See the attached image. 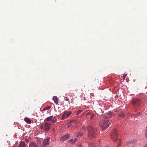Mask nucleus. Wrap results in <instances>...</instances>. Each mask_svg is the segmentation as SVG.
<instances>
[{
  "mask_svg": "<svg viewBox=\"0 0 147 147\" xmlns=\"http://www.w3.org/2000/svg\"><path fill=\"white\" fill-rule=\"evenodd\" d=\"M113 115V112L109 111L105 113L104 116H103V119H102L100 121V125L103 130H105L109 126V123H107L108 122L107 119L112 117Z\"/></svg>",
  "mask_w": 147,
  "mask_h": 147,
  "instance_id": "f257e3e1",
  "label": "nucleus"
},
{
  "mask_svg": "<svg viewBox=\"0 0 147 147\" xmlns=\"http://www.w3.org/2000/svg\"><path fill=\"white\" fill-rule=\"evenodd\" d=\"M88 131V136L90 139H92L96 135V129L93 128L92 126H88L87 128Z\"/></svg>",
  "mask_w": 147,
  "mask_h": 147,
  "instance_id": "f03ea898",
  "label": "nucleus"
},
{
  "mask_svg": "<svg viewBox=\"0 0 147 147\" xmlns=\"http://www.w3.org/2000/svg\"><path fill=\"white\" fill-rule=\"evenodd\" d=\"M141 104V100L137 98L133 99L131 101V104L134 107L139 108L140 107Z\"/></svg>",
  "mask_w": 147,
  "mask_h": 147,
  "instance_id": "7ed1b4c3",
  "label": "nucleus"
},
{
  "mask_svg": "<svg viewBox=\"0 0 147 147\" xmlns=\"http://www.w3.org/2000/svg\"><path fill=\"white\" fill-rule=\"evenodd\" d=\"M40 128L44 130L45 131H47L51 128V124L45 122L44 124L41 125Z\"/></svg>",
  "mask_w": 147,
  "mask_h": 147,
  "instance_id": "20e7f679",
  "label": "nucleus"
},
{
  "mask_svg": "<svg viewBox=\"0 0 147 147\" xmlns=\"http://www.w3.org/2000/svg\"><path fill=\"white\" fill-rule=\"evenodd\" d=\"M118 135L117 131L116 129H114L112 132L111 135V138L115 141H116L117 139Z\"/></svg>",
  "mask_w": 147,
  "mask_h": 147,
  "instance_id": "39448f33",
  "label": "nucleus"
},
{
  "mask_svg": "<svg viewBox=\"0 0 147 147\" xmlns=\"http://www.w3.org/2000/svg\"><path fill=\"white\" fill-rule=\"evenodd\" d=\"M45 120L47 121H51L52 123H54L57 121L56 118L53 115L47 117Z\"/></svg>",
  "mask_w": 147,
  "mask_h": 147,
  "instance_id": "423d86ee",
  "label": "nucleus"
},
{
  "mask_svg": "<svg viewBox=\"0 0 147 147\" xmlns=\"http://www.w3.org/2000/svg\"><path fill=\"white\" fill-rule=\"evenodd\" d=\"M71 113V112H67V111H65L62 115V119L63 120L65 119V118L67 117H68L69 116Z\"/></svg>",
  "mask_w": 147,
  "mask_h": 147,
  "instance_id": "0eeeda50",
  "label": "nucleus"
},
{
  "mask_svg": "<svg viewBox=\"0 0 147 147\" xmlns=\"http://www.w3.org/2000/svg\"><path fill=\"white\" fill-rule=\"evenodd\" d=\"M50 139L49 138H47L46 139H44L43 141L42 145L44 146L49 144V141Z\"/></svg>",
  "mask_w": 147,
  "mask_h": 147,
  "instance_id": "6e6552de",
  "label": "nucleus"
},
{
  "mask_svg": "<svg viewBox=\"0 0 147 147\" xmlns=\"http://www.w3.org/2000/svg\"><path fill=\"white\" fill-rule=\"evenodd\" d=\"M70 137V136L69 134H65L61 138V140L62 141H64L66 140L69 138Z\"/></svg>",
  "mask_w": 147,
  "mask_h": 147,
  "instance_id": "1a4fd4ad",
  "label": "nucleus"
},
{
  "mask_svg": "<svg viewBox=\"0 0 147 147\" xmlns=\"http://www.w3.org/2000/svg\"><path fill=\"white\" fill-rule=\"evenodd\" d=\"M75 134L76 135V137L79 138L83 135V134L81 132H78L76 133Z\"/></svg>",
  "mask_w": 147,
  "mask_h": 147,
  "instance_id": "9d476101",
  "label": "nucleus"
},
{
  "mask_svg": "<svg viewBox=\"0 0 147 147\" xmlns=\"http://www.w3.org/2000/svg\"><path fill=\"white\" fill-rule=\"evenodd\" d=\"M137 140L136 139L133 140L128 141V142H127L126 143V144L127 145H128L130 144H133L134 143L136 142H137Z\"/></svg>",
  "mask_w": 147,
  "mask_h": 147,
  "instance_id": "9b49d317",
  "label": "nucleus"
},
{
  "mask_svg": "<svg viewBox=\"0 0 147 147\" xmlns=\"http://www.w3.org/2000/svg\"><path fill=\"white\" fill-rule=\"evenodd\" d=\"M29 146V147H38L36 143L33 142L30 143Z\"/></svg>",
  "mask_w": 147,
  "mask_h": 147,
  "instance_id": "f8f14e48",
  "label": "nucleus"
},
{
  "mask_svg": "<svg viewBox=\"0 0 147 147\" xmlns=\"http://www.w3.org/2000/svg\"><path fill=\"white\" fill-rule=\"evenodd\" d=\"M53 99L55 103L57 104L58 103V99L56 96H54L53 98Z\"/></svg>",
  "mask_w": 147,
  "mask_h": 147,
  "instance_id": "ddd939ff",
  "label": "nucleus"
},
{
  "mask_svg": "<svg viewBox=\"0 0 147 147\" xmlns=\"http://www.w3.org/2000/svg\"><path fill=\"white\" fill-rule=\"evenodd\" d=\"M25 143L24 142L21 141L18 147H25Z\"/></svg>",
  "mask_w": 147,
  "mask_h": 147,
  "instance_id": "4468645a",
  "label": "nucleus"
},
{
  "mask_svg": "<svg viewBox=\"0 0 147 147\" xmlns=\"http://www.w3.org/2000/svg\"><path fill=\"white\" fill-rule=\"evenodd\" d=\"M88 144L89 147H95V144L93 143L89 142Z\"/></svg>",
  "mask_w": 147,
  "mask_h": 147,
  "instance_id": "2eb2a0df",
  "label": "nucleus"
},
{
  "mask_svg": "<svg viewBox=\"0 0 147 147\" xmlns=\"http://www.w3.org/2000/svg\"><path fill=\"white\" fill-rule=\"evenodd\" d=\"M126 115V113L124 112H122L119 114V116L120 117H124Z\"/></svg>",
  "mask_w": 147,
  "mask_h": 147,
  "instance_id": "dca6fc26",
  "label": "nucleus"
},
{
  "mask_svg": "<svg viewBox=\"0 0 147 147\" xmlns=\"http://www.w3.org/2000/svg\"><path fill=\"white\" fill-rule=\"evenodd\" d=\"M89 114H90V119H92L94 117V114L92 113H87V115H88Z\"/></svg>",
  "mask_w": 147,
  "mask_h": 147,
  "instance_id": "f3484780",
  "label": "nucleus"
},
{
  "mask_svg": "<svg viewBox=\"0 0 147 147\" xmlns=\"http://www.w3.org/2000/svg\"><path fill=\"white\" fill-rule=\"evenodd\" d=\"M51 107L49 106H48L46 107H45L43 109L42 111H45L47 110H48L50 109Z\"/></svg>",
  "mask_w": 147,
  "mask_h": 147,
  "instance_id": "a211bd4d",
  "label": "nucleus"
},
{
  "mask_svg": "<svg viewBox=\"0 0 147 147\" xmlns=\"http://www.w3.org/2000/svg\"><path fill=\"white\" fill-rule=\"evenodd\" d=\"M117 147H119V146H120L121 144V141L120 139L118 140V142H117Z\"/></svg>",
  "mask_w": 147,
  "mask_h": 147,
  "instance_id": "6ab92c4d",
  "label": "nucleus"
},
{
  "mask_svg": "<svg viewBox=\"0 0 147 147\" xmlns=\"http://www.w3.org/2000/svg\"><path fill=\"white\" fill-rule=\"evenodd\" d=\"M24 120L27 123H31V121L28 118H26L24 119Z\"/></svg>",
  "mask_w": 147,
  "mask_h": 147,
  "instance_id": "aec40b11",
  "label": "nucleus"
},
{
  "mask_svg": "<svg viewBox=\"0 0 147 147\" xmlns=\"http://www.w3.org/2000/svg\"><path fill=\"white\" fill-rule=\"evenodd\" d=\"M140 114H141L140 113H139L138 114H134L132 115V117H136V118H137V117H138V115H140Z\"/></svg>",
  "mask_w": 147,
  "mask_h": 147,
  "instance_id": "412c9836",
  "label": "nucleus"
},
{
  "mask_svg": "<svg viewBox=\"0 0 147 147\" xmlns=\"http://www.w3.org/2000/svg\"><path fill=\"white\" fill-rule=\"evenodd\" d=\"M82 110H78L76 113V114L77 115H78L80 113H81V112H82Z\"/></svg>",
  "mask_w": 147,
  "mask_h": 147,
  "instance_id": "4be33fe9",
  "label": "nucleus"
},
{
  "mask_svg": "<svg viewBox=\"0 0 147 147\" xmlns=\"http://www.w3.org/2000/svg\"><path fill=\"white\" fill-rule=\"evenodd\" d=\"M78 138L76 137V138H75V139H74V141H73V142H71V143L72 144L74 143L75 142L78 140Z\"/></svg>",
  "mask_w": 147,
  "mask_h": 147,
  "instance_id": "5701e85b",
  "label": "nucleus"
},
{
  "mask_svg": "<svg viewBox=\"0 0 147 147\" xmlns=\"http://www.w3.org/2000/svg\"><path fill=\"white\" fill-rule=\"evenodd\" d=\"M75 122H76V121L74 119L71 120L70 121V123H71Z\"/></svg>",
  "mask_w": 147,
  "mask_h": 147,
  "instance_id": "b1692460",
  "label": "nucleus"
},
{
  "mask_svg": "<svg viewBox=\"0 0 147 147\" xmlns=\"http://www.w3.org/2000/svg\"><path fill=\"white\" fill-rule=\"evenodd\" d=\"M127 74H123V79H125V77L127 76Z\"/></svg>",
  "mask_w": 147,
  "mask_h": 147,
  "instance_id": "393cba45",
  "label": "nucleus"
},
{
  "mask_svg": "<svg viewBox=\"0 0 147 147\" xmlns=\"http://www.w3.org/2000/svg\"><path fill=\"white\" fill-rule=\"evenodd\" d=\"M73 141H74V139H71L70 140H69V142H70L71 143V142H73Z\"/></svg>",
  "mask_w": 147,
  "mask_h": 147,
  "instance_id": "a878e982",
  "label": "nucleus"
},
{
  "mask_svg": "<svg viewBox=\"0 0 147 147\" xmlns=\"http://www.w3.org/2000/svg\"><path fill=\"white\" fill-rule=\"evenodd\" d=\"M145 136L146 137V138H147V130L146 131V132L145 135Z\"/></svg>",
  "mask_w": 147,
  "mask_h": 147,
  "instance_id": "bb28decb",
  "label": "nucleus"
},
{
  "mask_svg": "<svg viewBox=\"0 0 147 147\" xmlns=\"http://www.w3.org/2000/svg\"><path fill=\"white\" fill-rule=\"evenodd\" d=\"M65 100L66 101H68L69 100L67 98V97H66V99H65Z\"/></svg>",
  "mask_w": 147,
  "mask_h": 147,
  "instance_id": "cd10ccee",
  "label": "nucleus"
},
{
  "mask_svg": "<svg viewBox=\"0 0 147 147\" xmlns=\"http://www.w3.org/2000/svg\"><path fill=\"white\" fill-rule=\"evenodd\" d=\"M143 147H147V144H146Z\"/></svg>",
  "mask_w": 147,
  "mask_h": 147,
  "instance_id": "c85d7f7f",
  "label": "nucleus"
},
{
  "mask_svg": "<svg viewBox=\"0 0 147 147\" xmlns=\"http://www.w3.org/2000/svg\"><path fill=\"white\" fill-rule=\"evenodd\" d=\"M68 127H69V125H68Z\"/></svg>",
  "mask_w": 147,
  "mask_h": 147,
  "instance_id": "c756f323",
  "label": "nucleus"
},
{
  "mask_svg": "<svg viewBox=\"0 0 147 147\" xmlns=\"http://www.w3.org/2000/svg\"><path fill=\"white\" fill-rule=\"evenodd\" d=\"M106 147H109V146H106Z\"/></svg>",
  "mask_w": 147,
  "mask_h": 147,
  "instance_id": "7c9ffc66",
  "label": "nucleus"
},
{
  "mask_svg": "<svg viewBox=\"0 0 147 147\" xmlns=\"http://www.w3.org/2000/svg\"><path fill=\"white\" fill-rule=\"evenodd\" d=\"M79 147H81V146H80Z\"/></svg>",
  "mask_w": 147,
  "mask_h": 147,
  "instance_id": "2f4dec72",
  "label": "nucleus"
}]
</instances>
